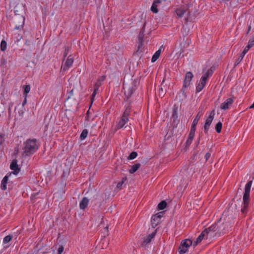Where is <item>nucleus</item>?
Masks as SVG:
<instances>
[{
  "label": "nucleus",
  "instance_id": "49",
  "mask_svg": "<svg viewBox=\"0 0 254 254\" xmlns=\"http://www.w3.org/2000/svg\"><path fill=\"white\" fill-rule=\"evenodd\" d=\"M210 153H207L205 155V160L206 161L208 160V159L210 158Z\"/></svg>",
  "mask_w": 254,
  "mask_h": 254
},
{
  "label": "nucleus",
  "instance_id": "25",
  "mask_svg": "<svg viewBox=\"0 0 254 254\" xmlns=\"http://www.w3.org/2000/svg\"><path fill=\"white\" fill-rule=\"evenodd\" d=\"M249 196H250V193L244 192L243 199V203H245L246 205H249Z\"/></svg>",
  "mask_w": 254,
  "mask_h": 254
},
{
  "label": "nucleus",
  "instance_id": "3",
  "mask_svg": "<svg viewBox=\"0 0 254 254\" xmlns=\"http://www.w3.org/2000/svg\"><path fill=\"white\" fill-rule=\"evenodd\" d=\"M16 16L12 17V22L14 27V29L19 30L23 28L24 25L25 17L21 13H17Z\"/></svg>",
  "mask_w": 254,
  "mask_h": 254
},
{
  "label": "nucleus",
  "instance_id": "32",
  "mask_svg": "<svg viewBox=\"0 0 254 254\" xmlns=\"http://www.w3.org/2000/svg\"><path fill=\"white\" fill-rule=\"evenodd\" d=\"M222 124L221 122H218L215 126V130L217 133H220L221 131Z\"/></svg>",
  "mask_w": 254,
  "mask_h": 254
},
{
  "label": "nucleus",
  "instance_id": "47",
  "mask_svg": "<svg viewBox=\"0 0 254 254\" xmlns=\"http://www.w3.org/2000/svg\"><path fill=\"white\" fill-rule=\"evenodd\" d=\"M64 251V247L63 246H61L59 247V248L58 249V254H62V253Z\"/></svg>",
  "mask_w": 254,
  "mask_h": 254
},
{
  "label": "nucleus",
  "instance_id": "43",
  "mask_svg": "<svg viewBox=\"0 0 254 254\" xmlns=\"http://www.w3.org/2000/svg\"><path fill=\"white\" fill-rule=\"evenodd\" d=\"M187 87H184V85H183V87L182 88V89L181 90V93L182 94L183 96H184V97L185 98H186L187 97V94H186V88Z\"/></svg>",
  "mask_w": 254,
  "mask_h": 254
},
{
  "label": "nucleus",
  "instance_id": "23",
  "mask_svg": "<svg viewBox=\"0 0 254 254\" xmlns=\"http://www.w3.org/2000/svg\"><path fill=\"white\" fill-rule=\"evenodd\" d=\"M161 49H160L154 53V54L152 57V62H155L159 58L161 54Z\"/></svg>",
  "mask_w": 254,
  "mask_h": 254
},
{
  "label": "nucleus",
  "instance_id": "5",
  "mask_svg": "<svg viewBox=\"0 0 254 254\" xmlns=\"http://www.w3.org/2000/svg\"><path fill=\"white\" fill-rule=\"evenodd\" d=\"M192 242L190 239H186L182 241L179 249V252L180 254L185 253L188 250V248L192 245Z\"/></svg>",
  "mask_w": 254,
  "mask_h": 254
},
{
  "label": "nucleus",
  "instance_id": "19",
  "mask_svg": "<svg viewBox=\"0 0 254 254\" xmlns=\"http://www.w3.org/2000/svg\"><path fill=\"white\" fill-rule=\"evenodd\" d=\"M178 107L176 105H174L173 109L172 118L173 119V122L178 119Z\"/></svg>",
  "mask_w": 254,
  "mask_h": 254
},
{
  "label": "nucleus",
  "instance_id": "13",
  "mask_svg": "<svg viewBox=\"0 0 254 254\" xmlns=\"http://www.w3.org/2000/svg\"><path fill=\"white\" fill-rule=\"evenodd\" d=\"M128 121V118H126L125 116H122L121 120L116 126V129L122 128Z\"/></svg>",
  "mask_w": 254,
  "mask_h": 254
},
{
  "label": "nucleus",
  "instance_id": "38",
  "mask_svg": "<svg viewBox=\"0 0 254 254\" xmlns=\"http://www.w3.org/2000/svg\"><path fill=\"white\" fill-rule=\"evenodd\" d=\"M12 239V237L10 235H7L5 237L3 240V243L4 244H6L10 241Z\"/></svg>",
  "mask_w": 254,
  "mask_h": 254
},
{
  "label": "nucleus",
  "instance_id": "21",
  "mask_svg": "<svg viewBox=\"0 0 254 254\" xmlns=\"http://www.w3.org/2000/svg\"><path fill=\"white\" fill-rule=\"evenodd\" d=\"M130 102L129 103V105L126 107V109L124 112L122 116H125L126 118H128V117L130 115V113L131 112V107L130 106Z\"/></svg>",
  "mask_w": 254,
  "mask_h": 254
},
{
  "label": "nucleus",
  "instance_id": "11",
  "mask_svg": "<svg viewBox=\"0 0 254 254\" xmlns=\"http://www.w3.org/2000/svg\"><path fill=\"white\" fill-rule=\"evenodd\" d=\"M10 169L13 171V174L17 175L20 171V168L18 167L17 164V161L16 159H14L12 160L10 165Z\"/></svg>",
  "mask_w": 254,
  "mask_h": 254
},
{
  "label": "nucleus",
  "instance_id": "42",
  "mask_svg": "<svg viewBox=\"0 0 254 254\" xmlns=\"http://www.w3.org/2000/svg\"><path fill=\"white\" fill-rule=\"evenodd\" d=\"M69 50V48L68 46L64 47V59H65L67 57Z\"/></svg>",
  "mask_w": 254,
  "mask_h": 254
},
{
  "label": "nucleus",
  "instance_id": "15",
  "mask_svg": "<svg viewBox=\"0 0 254 254\" xmlns=\"http://www.w3.org/2000/svg\"><path fill=\"white\" fill-rule=\"evenodd\" d=\"M73 62V58L70 55L68 57L65 64L64 67H63V70L65 71L68 68L70 67Z\"/></svg>",
  "mask_w": 254,
  "mask_h": 254
},
{
  "label": "nucleus",
  "instance_id": "31",
  "mask_svg": "<svg viewBox=\"0 0 254 254\" xmlns=\"http://www.w3.org/2000/svg\"><path fill=\"white\" fill-rule=\"evenodd\" d=\"M88 133V131L87 129H83L80 134V138L81 140L84 139L87 137Z\"/></svg>",
  "mask_w": 254,
  "mask_h": 254
},
{
  "label": "nucleus",
  "instance_id": "18",
  "mask_svg": "<svg viewBox=\"0 0 254 254\" xmlns=\"http://www.w3.org/2000/svg\"><path fill=\"white\" fill-rule=\"evenodd\" d=\"M146 25V22L143 24V25L141 29L140 32L138 35V41H143L144 36L145 27Z\"/></svg>",
  "mask_w": 254,
  "mask_h": 254
},
{
  "label": "nucleus",
  "instance_id": "53",
  "mask_svg": "<svg viewBox=\"0 0 254 254\" xmlns=\"http://www.w3.org/2000/svg\"><path fill=\"white\" fill-rule=\"evenodd\" d=\"M96 93H94L93 92V93H92V95H91V100H92V103L93 102V100H94V97L95 96Z\"/></svg>",
  "mask_w": 254,
  "mask_h": 254
},
{
  "label": "nucleus",
  "instance_id": "41",
  "mask_svg": "<svg viewBox=\"0 0 254 254\" xmlns=\"http://www.w3.org/2000/svg\"><path fill=\"white\" fill-rule=\"evenodd\" d=\"M5 139V134L0 131V143H2L3 141H4Z\"/></svg>",
  "mask_w": 254,
  "mask_h": 254
},
{
  "label": "nucleus",
  "instance_id": "6",
  "mask_svg": "<svg viewBox=\"0 0 254 254\" xmlns=\"http://www.w3.org/2000/svg\"><path fill=\"white\" fill-rule=\"evenodd\" d=\"M214 115L215 111L213 110L210 112L209 116L206 119L204 126V131L206 134L208 133V129L214 119Z\"/></svg>",
  "mask_w": 254,
  "mask_h": 254
},
{
  "label": "nucleus",
  "instance_id": "16",
  "mask_svg": "<svg viewBox=\"0 0 254 254\" xmlns=\"http://www.w3.org/2000/svg\"><path fill=\"white\" fill-rule=\"evenodd\" d=\"M89 199L86 197H83L79 203L80 208L84 210L87 207Z\"/></svg>",
  "mask_w": 254,
  "mask_h": 254
},
{
  "label": "nucleus",
  "instance_id": "48",
  "mask_svg": "<svg viewBox=\"0 0 254 254\" xmlns=\"http://www.w3.org/2000/svg\"><path fill=\"white\" fill-rule=\"evenodd\" d=\"M27 95H25L24 96V101H23V103H22V106H24V105L25 104H26L27 103Z\"/></svg>",
  "mask_w": 254,
  "mask_h": 254
},
{
  "label": "nucleus",
  "instance_id": "60",
  "mask_svg": "<svg viewBox=\"0 0 254 254\" xmlns=\"http://www.w3.org/2000/svg\"><path fill=\"white\" fill-rule=\"evenodd\" d=\"M15 151H16V153H18V150H15Z\"/></svg>",
  "mask_w": 254,
  "mask_h": 254
},
{
  "label": "nucleus",
  "instance_id": "4",
  "mask_svg": "<svg viewBox=\"0 0 254 254\" xmlns=\"http://www.w3.org/2000/svg\"><path fill=\"white\" fill-rule=\"evenodd\" d=\"M23 147V152L26 155H29L33 154L38 149L36 144H24Z\"/></svg>",
  "mask_w": 254,
  "mask_h": 254
},
{
  "label": "nucleus",
  "instance_id": "57",
  "mask_svg": "<svg viewBox=\"0 0 254 254\" xmlns=\"http://www.w3.org/2000/svg\"><path fill=\"white\" fill-rule=\"evenodd\" d=\"M200 141H202V140H201V139H200V137L199 136V137L197 138V143H199V142H200Z\"/></svg>",
  "mask_w": 254,
  "mask_h": 254
},
{
  "label": "nucleus",
  "instance_id": "9",
  "mask_svg": "<svg viewBox=\"0 0 254 254\" xmlns=\"http://www.w3.org/2000/svg\"><path fill=\"white\" fill-rule=\"evenodd\" d=\"M156 231H157V229L154 230L151 234L148 235L147 236V237L144 238L143 240L141 243V245L142 246H145L146 245L149 244L151 242L152 239L155 236V235L156 233Z\"/></svg>",
  "mask_w": 254,
  "mask_h": 254
},
{
  "label": "nucleus",
  "instance_id": "2",
  "mask_svg": "<svg viewBox=\"0 0 254 254\" xmlns=\"http://www.w3.org/2000/svg\"><path fill=\"white\" fill-rule=\"evenodd\" d=\"M202 114L199 112L193 121L188 138L186 143H191L195 134L196 127Z\"/></svg>",
  "mask_w": 254,
  "mask_h": 254
},
{
  "label": "nucleus",
  "instance_id": "17",
  "mask_svg": "<svg viewBox=\"0 0 254 254\" xmlns=\"http://www.w3.org/2000/svg\"><path fill=\"white\" fill-rule=\"evenodd\" d=\"M187 10V9L185 7H181L176 9V13L179 17H182Z\"/></svg>",
  "mask_w": 254,
  "mask_h": 254
},
{
  "label": "nucleus",
  "instance_id": "26",
  "mask_svg": "<svg viewBox=\"0 0 254 254\" xmlns=\"http://www.w3.org/2000/svg\"><path fill=\"white\" fill-rule=\"evenodd\" d=\"M252 184V181H250L246 185L244 192L250 193Z\"/></svg>",
  "mask_w": 254,
  "mask_h": 254
},
{
  "label": "nucleus",
  "instance_id": "58",
  "mask_svg": "<svg viewBox=\"0 0 254 254\" xmlns=\"http://www.w3.org/2000/svg\"><path fill=\"white\" fill-rule=\"evenodd\" d=\"M164 82V79H163V82H162V84H161V85H162V84H163V82Z\"/></svg>",
  "mask_w": 254,
  "mask_h": 254
},
{
  "label": "nucleus",
  "instance_id": "51",
  "mask_svg": "<svg viewBox=\"0 0 254 254\" xmlns=\"http://www.w3.org/2000/svg\"><path fill=\"white\" fill-rule=\"evenodd\" d=\"M165 93V92H164L163 91V88L162 87H161L160 89H159V94H162V95H164V93Z\"/></svg>",
  "mask_w": 254,
  "mask_h": 254
},
{
  "label": "nucleus",
  "instance_id": "37",
  "mask_svg": "<svg viewBox=\"0 0 254 254\" xmlns=\"http://www.w3.org/2000/svg\"><path fill=\"white\" fill-rule=\"evenodd\" d=\"M143 42V41L141 42V41H138V48L136 51L137 53L142 52Z\"/></svg>",
  "mask_w": 254,
  "mask_h": 254
},
{
  "label": "nucleus",
  "instance_id": "54",
  "mask_svg": "<svg viewBox=\"0 0 254 254\" xmlns=\"http://www.w3.org/2000/svg\"><path fill=\"white\" fill-rule=\"evenodd\" d=\"M251 24H250V25L248 27V29L247 32H246V34L248 35L249 33V32L251 31Z\"/></svg>",
  "mask_w": 254,
  "mask_h": 254
},
{
  "label": "nucleus",
  "instance_id": "56",
  "mask_svg": "<svg viewBox=\"0 0 254 254\" xmlns=\"http://www.w3.org/2000/svg\"><path fill=\"white\" fill-rule=\"evenodd\" d=\"M98 90H99V89H98V88H96L94 87V91H93V92H94V93H97V92L98 91Z\"/></svg>",
  "mask_w": 254,
  "mask_h": 254
},
{
  "label": "nucleus",
  "instance_id": "7",
  "mask_svg": "<svg viewBox=\"0 0 254 254\" xmlns=\"http://www.w3.org/2000/svg\"><path fill=\"white\" fill-rule=\"evenodd\" d=\"M163 214V212H160L152 217L151 224L152 228H155L160 223Z\"/></svg>",
  "mask_w": 254,
  "mask_h": 254
},
{
  "label": "nucleus",
  "instance_id": "8",
  "mask_svg": "<svg viewBox=\"0 0 254 254\" xmlns=\"http://www.w3.org/2000/svg\"><path fill=\"white\" fill-rule=\"evenodd\" d=\"M193 77V74L190 71H188L186 73L183 83L184 87H188L190 86Z\"/></svg>",
  "mask_w": 254,
  "mask_h": 254
},
{
  "label": "nucleus",
  "instance_id": "46",
  "mask_svg": "<svg viewBox=\"0 0 254 254\" xmlns=\"http://www.w3.org/2000/svg\"><path fill=\"white\" fill-rule=\"evenodd\" d=\"M199 157L197 155H194L192 158H191V162H193L194 161H195L197 158L198 159Z\"/></svg>",
  "mask_w": 254,
  "mask_h": 254
},
{
  "label": "nucleus",
  "instance_id": "28",
  "mask_svg": "<svg viewBox=\"0 0 254 254\" xmlns=\"http://www.w3.org/2000/svg\"><path fill=\"white\" fill-rule=\"evenodd\" d=\"M254 46V37L249 41L248 45L245 47L247 50H249Z\"/></svg>",
  "mask_w": 254,
  "mask_h": 254
},
{
  "label": "nucleus",
  "instance_id": "40",
  "mask_svg": "<svg viewBox=\"0 0 254 254\" xmlns=\"http://www.w3.org/2000/svg\"><path fill=\"white\" fill-rule=\"evenodd\" d=\"M137 155V154L136 152H132L128 156V159L130 160L133 159L136 157Z\"/></svg>",
  "mask_w": 254,
  "mask_h": 254
},
{
  "label": "nucleus",
  "instance_id": "12",
  "mask_svg": "<svg viewBox=\"0 0 254 254\" xmlns=\"http://www.w3.org/2000/svg\"><path fill=\"white\" fill-rule=\"evenodd\" d=\"M206 81L205 77H201L199 83L196 86V92L198 93L200 92L206 84Z\"/></svg>",
  "mask_w": 254,
  "mask_h": 254
},
{
  "label": "nucleus",
  "instance_id": "44",
  "mask_svg": "<svg viewBox=\"0 0 254 254\" xmlns=\"http://www.w3.org/2000/svg\"><path fill=\"white\" fill-rule=\"evenodd\" d=\"M243 206L241 209V212L243 213H246L247 212V208H248V205H246L245 203H243Z\"/></svg>",
  "mask_w": 254,
  "mask_h": 254
},
{
  "label": "nucleus",
  "instance_id": "50",
  "mask_svg": "<svg viewBox=\"0 0 254 254\" xmlns=\"http://www.w3.org/2000/svg\"><path fill=\"white\" fill-rule=\"evenodd\" d=\"M166 1V0H154L153 2H154L155 3L157 4V3H161V2L162 1Z\"/></svg>",
  "mask_w": 254,
  "mask_h": 254
},
{
  "label": "nucleus",
  "instance_id": "14",
  "mask_svg": "<svg viewBox=\"0 0 254 254\" xmlns=\"http://www.w3.org/2000/svg\"><path fill=\"white\" fill-rule=\"evenodd\" d=\"M136 87L135 86H132L131 87L129 88L127 91H125V98L124 99L125 101H127L129 98L130 97L133 93L136 90Z\"/></svg>",
  "mask_w": 254,
  "mask_h": 254
},
{
  "label": "nucleus",
  "instance_id": "1",
  "mask_svg": "<svg viewBox=\"0 0 254 254\" xmlns=\"http://www.w3.org/2000/svg\"><path fill=\"white\" fill-rule=\"evenodd\" d=\"M222 233H223V231L220 228H219L216 225H212L201 232L196 241L193 243V246L195 247L198 244L200 243L205 237L206 239H211L215 237L220 236Z\"/></svg>",
  "mask_w": 254,
  "mask_h": 254
},
{
  "label": "nucleus",
  "instance_id": "27",
  "mask_svg": "<svg viewBox=\"0 0 254 254\" xmlns=\"http://www.w3.org/2000/svg\"><path fill=\"white\" fill-rule=\"evenodd\" d=\"M213 72V70L211 69V68H210L207 71V72L203 75L201 77H205L206 81L208 77L212 74Z\"/></svg>",
  "mask_w": 254,
  "mask_h": 254
},
{
  "label": "nucleus",
  "instance_id": "35",
  "mask_svg": "<svg viewBox=\"0 0 254 254\" xmlns=\"http://www.w3.org/2000/svg\"><path fill=\"white\" fill-rule=\"evenodd\" d=\"M157 5L156 3H155L154 2H153V4L151 7V10L154 13H157L158 11V9L157 8Z\"/></svg>",
  "mask_w": 254,
  "mask_h": 254
},
{
  "label": "nucleus",
  "instance_id": "45",
  "mask_svg": "<svg viewBox=\"0 0 254 254\" xmlns=\"http://www.w3.org/2000/svg\"><path fill=\"white\" fill-rule=\"evenodd\" d=\"M37 141L36 139H27L24 143H35Z\"/></svg>",
  "mask_w": 254,
  "mask_h": 254
},
{
  "label": "nucleus",
  "instance_id": "22",
  "mask_svg": "<svg viewBox=\"0 0 254 254\" xmlns=\"http://www.w3.org/2000/svg\"><path fill=\"white\" fill-rule=\"evenodd\" d=\"M8 177L5 176L1 181L0 188L2 190H5L6 189V184L7 183Z\"/></svg>",
  "mask_w": 254,
  "mask_h": 254
},
{
  "label": "nucleus",
  "instance_id": "36",
  "mask_svg": "<svg viewBox=\"0 0 254 254\" xmlns=\"http://www.w3.org/2000/svg\"><path fill=\"white\" fill-rule=\"evenodd\" d=\"M127 180L126 178H124L122 179V180L119 182L117 185V188L121 190L122 189V186L124 184L125 181Z\"/></svg>",
  "mask_w": 254,
  "mask_h": 254
},
{
  "label": "nucleus",
  "instance_id": "55",
  "mask_svg": "<svg viewBox=\"0 0 254 254\" xmlns=\"http://www.w3.org/2000/svg\"><path fill=\"white\" fill-rule=\"evenodd\" d=\"M69 95L68 96V98H67L68 99H69V98H70V96L71 95H72V94H73V89H72V90H71L69 92Z\"/></svg>",
  "mask_w": 254,
  "mask_h": 254
},
{
  "label": "nucleus",
  "instance_id": "10",
  "mask_svg": "<svg viewBox=\"0 0 254 254\" xmlns=\"http://www.w3.org/2000/svg\"><path fill=\"white\" fill-rule=\"evenodd\" d=\"M233 99L231 98H228L224 103L220 105V108L222 110H226L229 109L233 103Z\"/></svg>",
  "mask_w": 254,
  "mask_h": 254
},
{
  "label": "nucleus",
  "instance_id": "30",
  "mask_svg": "<svg viewBox=\"0 0 254 254\" xmlns=\"http://www.w3.org/2000/svg\"><path fill=\"white\" fill-rule=\"evenodd\" d=\"M167 205V203L165 201L163 200L160 202L158 205V208L159 210L164 209Z\"/></svg>",
  "mask_w": 254,
  "mask_h": 254
},
{
  "label": "nucleus",
  "instance_id": "52",
  "mask_svg": "<svg viewBox=\"0 0 254 254\" xmlns=\"http://www.w3.org/2000/svg\"><path fill=\"white\" fill-rule=\"evenodd\" d=\"M89 110L86 113V120L88 121L89 120Z\"/></svg>",
  "mask_w": 254,
  "mask_h": 254
},
{
  "label": "nucleus",
  "instance_id": "33",
  "mask_svg": "<svg viewBox=\"0 0 254 254\" xmlns=\"http://www.w3.org/2000/svg\"><path fill=\"white\" fill-rule=\"evenodd\" d=\"M30 85H25L24 87V93L23 95L25 96V95L27 96V94L30 92Z\"/></svg>",
  "mask_w": 254,
  "mask_h": 254
},
{
  "label": "nucleus",
  "instance_id": "59",
  "mask_svg": "<svg viewBox=\"0 0 254 254\" xmlns=\"http://www.w3.org/2000/svg\"><path fill=\"white\" fill-rule=\"evenodd\" d=\"M188 144H186V147H188Z\"/></svg>",
  "mask_w": 254,
  "mask_h": 254
},
{
  "label": "nucleus",
  "instance_id": "39",
  "mask_svg": "<svg viewBox=\"0 0 254 254\" xmlns=\"http://www.w3.org/2000/svg\"><path fill=\"white\" fill-rule=\"evenodd\" d=\"M104 80L103 79L102 80L99 79L94 84V87L99 89L100 86L102 85V81Z\"/></svg>",
  "mask_w": 254,
  "mask_h": 254
},
{
  "label": "nucleus",
  "instance_id": "29",
  "mask_svg": "<svg viewBox=\"0 0 254 254\" xmlns=\"http://www.w3.org/2000/svg\"><path fill=\"white\" fill-rule=\"evenodd\" d=\"M14 13H15L14 16H16L17 15V13H21V14L23 15V8L22 7L21 8H19L17 6H16L14 7Z\"/></svg>",
  "mask_w": 254,
  "mask_h": 254
},
{
  "label": "nucleus",
  "instance_id": "20",
  "mask_svg": "<svg viewBox=\"0 0 254 254\" xmlns=\"http://www.w3.org/2000/svg\"><path fill=\"white\" fill-rule=\"evenodd\" d=\"M248 51L249 50H247V49H246L245 48L244 51L241 54V56L238 58V59L236 61V62L235 63V65H234L235 66H237L242 61V60L244 58V56L248 52Z\"/></svg>",
  "mask_w": 254,
  "mask_h": 254
},
{
  "label": "nucleus",
  "instance_id": "24",
  "mask_svg": "<svg viewBox=\"0 0 254 254\" xmlns=\"http://www.w3.org/2000/svg\"><path fill=\"white\" fill-rule=\"evenodd\" d=\"M140 164L139 163L135 164L131 167V169L129 170V172L130 174H133L136 172L138 168L140 167Z\"/></svg>",
  "mask_w": 254,
  "mask_h": 254
},
{
  "label": "nucleus",
  "instance_id": "34",
  "mask_svg": "<svg viewBox=\"0 0 254 254\" xmlns=\"http://www.w3.org/2000/svg\"><path fill=\"white\" fill-rule=\"evenodd\" d=\"M7 44L4 40H2L0 43V50L4 51L6 49Z\"/></svg>",
  "mask_w": 254,
  "mask_h": 254
}]
</instances>
